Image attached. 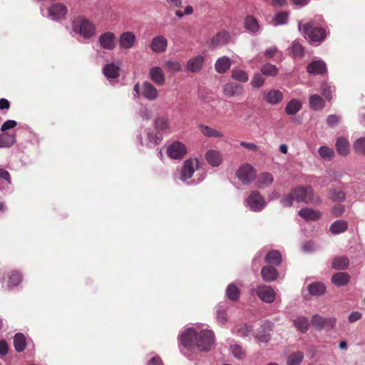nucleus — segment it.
I'll list each match as a JSON object with an SVG mask.
<instances>
[{
    "label": "nucleus",
    "mask_w": 365,
    "mask_h": 365,
    "mask_svg": "<svg viewBox=\"0 0 365 365\" xmlns=\"http://www.w3.org/2000/svg\"><path fill=\"white\" fill-rule=\"evenodd\" d=\"M277 51H278V49H277V46H271L270 48H268L267 49H266V51H264V56L266 58L270 59L276 55Z\"/></svg>",
    "instance_id": "obj_64"
},
{
    "label": "nucleus",
    "mask_w": 365,
    "mask_h": 365,
    "mask_svg": "<svg viewBox=\"0 0 365 365\" xmlns=\"http://www.w3.org/2000/svg\"><path fill=\"white\" fill-rule=\"evenodd\" d=\"M153 126L157 132L155 133L151 130H146L145 142L141 135H138L137 139L140 145H145L148 148H153L159 144L163 140V134L169 131L170 120L165 116L157 117L153 121Z\"/></svg>",
    "instance_id": "obj_2"
},
{
    "label": "nucleus",
    "mask_w": 365,
    "mask_h": 365,
    "mask_svg": "<svg viewBox=\"0 0 365 365\" xmlns=\"http://www.w3.org/2000/svg\"><path fill=\"white\" fill-rule=\"evenodd\" d=\"M288 12L281 11L275 14L273 19V24L274 26L284 25L287 23Z\"/></svg>",
    "instance_id": "obj_54"
},
{
    "label": "nucleus",
    "mask_w": 365,
    "mask_h": 365,
    "mask_svg": "<svg viewBox=\"0 0 365 365\" xmlns=\"http://www.w3.org/2000/svg\"><path fill=\"white\" fill-rule=\"evenodd\" d=\"M264 83V78L260 73H255L251 81V85L255 88H259L262 87Z\"/></svg>",
    "instance_id": "obj_56"
},
{
    "label": "nucleus",
    "mask_w": 365,
    "mask_h": 365,
    "mask_svg": "<svg viewBox=\"0 0 365 365\" xmlns=\"http://www.w3.org/2000/svg\"><path fill=\"white\" fill-rule=\"evenodd\" d=\"M349 264V259L345 256L336 257L332 259V267L336 270L346 269Z\"/></svg>",
    "instance_id": "obj_39"
},
{
    "label": "nucleus",
    "mask_w": 365,
    "mask_h": 365,
    "mask_svg": "<svg viewBox=\"0 0 365 365\" xmlns=\"http://www.w3.org/2000/svg\"><path fill=\"white\" fill-rule=\"evenodd\" d=\"M308 290L312 295H322L325 292L326 287L322 282H313L308 287Z\"/></svg>",
    "instance_id": "obj_44"
},
{
    "label": "nucleus",
    "mask_w": 365,
    "mask_h": 365,
    "mask_svg": "<svg viewBox=\"0 0 365 365\" xmlns=\"http://www.w3.org/2000/svg\"><path fill=\"white\" fill-rule=\"evenodd\" d=\"M272 182L273 177L269 173H262L257 178V186L260 188L269 186Z\"/></svg>",
    "instance_id": "obj_36"
},
{
    "label": "nucleus",
    "mask_w": 365,
    "mask_h": 365,
    "mask_svg": "<svg viewBox=\"0 0 365 365\" xmlns=\"http://www.w3.org/2000/svg\"><path fill=\"white\" fill-rule=\"evenodd\" d=\"M200 130L201 133L207 138H221L224 136L223 133L219 130L213 129L207 125H200Z\"/></svg>",
    "instance_id": "obj_38"
},
{
    "label": "nucleus",
    "mask_w": 365,
    "mask_h": 365,
    "mask_svg": "<svg viewBox=\"0 0 365 365\" xmlns=\"http://www.w3.org/2000/svg\"><path fill=\"white\" fill-rule=\"evenodd\" d=\"M236 175L243 184H250L256 176L255 168L248 163L242 165L236 171Z\"/></svg>",
    "instance_id": "obj_10"
},
{
    "label": "nucleus",
    "mask_w": 365,
    "mask_h": 365,
    "mask_svg": "<svg viewBox=\"0 0 365 365\" xmlns=\"http://www.w3.org/2000/svg\"><path fill=\"white\" fill-rule=\"evenodd\" d=\"M309 106L314 110H322L324 107V101L319 95L313 94L309 97Z\"/></svg>",
    "instance_id": "obj_42"
},
{
    "label": "nucleus",
    "mask_w": 365,
    "mask_h": 365,
    "mask_svg": "<svg viewBox=\"0 0 365 365\" xmlns=\"http://www.w3.org/2000/svg\"><path fill=\"white\" fill-rule=\"evenodd\" d=\"M168 156L173 160H181L187 153V148L182 143L175 141L166 150Z\"/></svg>",
    "instance_id": "obj_11"
},
{
    "label": "nucleus",
    "mask_w": 365,
    "mask_h": 365,
    "mask_svg": "<svg viewBox=\"0 0 365 365\" xmlns=\"http://www.w3.org/2000/svg\"><path fill=\"white\" fill-rule=\"evenodd\" d=\"M231 66V60L227 56L219 58L215 64V71L218 73H224L230 69Z\"/></svg>",
    "instance_id": "obj_31"
},
{
    "label": "nucleus",
    "mask_w": 365,
    "mask_h": 365,
    "mask_svg": "<svg viewBox=\"0 0 365 365\" xmlns=\"http://www.w3.org/2000/svg\"><path fill=\"white\" fill-rule=\"evenodd\" d=\"M167 47L168 40L163 36L158 35L155 36L150 41V48L154 53H163L166 51Z\"/></svg>",
    "instance_id": "obj_17"
},
{
    "label": "nucleus",
    "mask_w": 365,
    "mask_h": 365,
    "mask_svg": "<svg viewBox=\"0 0 365 365\" xmlns=\"http://www.w3.org/2000/svg\"><path fill=\"white\" fill-rule=\"evenodd\" d=\"M336 149L339 155L346 156L349 153V143L344 137H339L336 142Z\"/></svg>",
    "instance_id": "obj_32"
},
{
    "label": "nucleus",
    "mask_w": 365,
    "mask_h": 365,
    "mask_svg": "<svg viewBox=\"0 0 365 365\" xmlns=\"http://www.w3.org/2000/svg\"><path fill=\"white\" fill-rule=\"evenodd\" d=\"M16 143L15 134L3 133L0 134V148H9Z\"/></svg>",
    "instance_id": "obj_30"
},
{
    "label": "nucleus",
    "mask_w": 365,
    "mask_h": 365,
    "mask_svg": "<svg viewBox=\"0 0 365 365\" xmlns=\"http://www.w3.org/2000/svg\"><path fill=\"white\" fill-rule=\"evenodd\" d=\"M245 28L252 34H257L261 31L258 21L252 16H247L245 18Z\"/></svg>",
    "instance_id": "obj_26"
},
{
    "label": "nucleus",
    "mask_w": 365,
    "mask_h": 365,
    "mask_svg": "<svg viewBox=\"0 0 365 365\" xmlns=\"http://www.w3.org/2000/svg\"><path fill=\"white\" fill-rule=\"evenodd\" d=\"M228 306L226 302L218 304L215 307L216 319L219 324H225L227 321V310Z\"/></svg>",
    "instance_id": "obj_28"
},
{
    "label": "nucleus",
    "mask_w": 365,
    "mask_h": 365,
    "mask_svg": "<svg viewBox=\"0 0 365 365\" xmlns=\"http://www.w3.org/2000/svg\"><path fill=\"white\" fill-rule=\"evenodd\" d=\"M204 63V57L197 56L190 59L186 65L187 69L191 73H197L201 70Z\"/></svg>",
    "instance_id": "obj_25"
},
{
    "label": "nucleus",
    "mask_w": 365,
    "mask_h": 365,
    "mask_svg": "<svg viewBox=\"0 0 365 365\" xmlns=\"http://www.w3.org/2000/svg\"><path fill=\"white\" fill-rule=\"evenodd\" d=\"M318 153L321 158L324 160H330L334 158V153L333 150L327 146H321L318 150Z\"/></svg>",
    "instance_id": "obj_53"
},
{
    "label": "nucleus",
    "mask_w": 365,
    "mask_h": 365,
    "mask_svg": "<svg viewBox=\"0 0 365 365\" xmlns=\"http://www.w3.org/2000/svg\"><path fill=\"white\" fill-rule=\"evenodd\" d=\"M262 100L269 105L274 106L283 100V93L277 89H267L262 93Z\"/></svg>",
    "instance_id": "obj_13"
},
{
    "label": "nucleus",
    "mask_w": 365,
    "mask_h": 365,
    "mask_svg": "<svg viewBox=\"0 0 365 365\" xmlns=\"http://www.w3.org/2000/svg\"><path fill=\"white\" fill-rule=\"evenodd\" d=\"M307 71L311 74H323L327 72V65L322 60H314L308 64Z\"/></svg>",
    "instance_id": "obj_22"
},
{
    "label": "nucleus",
    "mask_w": 365,
    "mask_h": 365,
    "mask_svg": "<svg viewBox=\"0 0 365 365\" xmlns=\"http://www.w3.org/2000/svg\"><path fill=\"white\" fill-rule=\"evenodd\" d=\"M226 297L231 301L236 302L239 299L240 292L234 284H230L226 289Z\"/></svg>",
    "instance_id": "obj_43"
},
{
    "label": "nucleus",
    "mask_w": 365,
    "mask_h": 365,
    "mask_svg": "<svg viewBox=\"0 0 365 365\" xmlns=\"http://www.w3.org/2000/svg\"><path fill=\"white\" fill-rule=\"evenodd\" d=\"M232 78L237 81L246 83L249 80L248 73L242 69H233L231 73Z\"/></svg>",
    "instance_id": "obj_47"
},
{
    "label": "nucleus",
    "mask_w": 365,
    "mask_h": 365,
    "mask_svg": "<svg viewBox=\"0 0 365 365\" xmlns=\"http://www.w3.org/2000/svg\"><path fill=\"white\" fill-rule=\"evenodd\" d=\"M245 92L242 85L237 82H228L223 86L222 93L226 97H237Z\"/></svg>",
    "instance_id": "obj_15"
},
{
    "label": "nucleus",
    "mask_w": 365,
    "mask_h": 365,
    "mask_svg": "<svg viewBox=\"0 0 365 365\" xmlns=\"http://www.w3.org/2000/svg\"><path fill=\"white\" fill-rule=\"evenodd\" d=\"M136 37L131 31L123 32L119 37V46L121 49L128 50L133 47Z\"/></svg>",
    "instance_id": "obj_18"
},
{
    "label": "nucleus",
    "mask_w": 365,
    "mask_h": 365,
    "mask_svg": "<svg viewBox=\"0 0 365 365\" xmlns=\"http://www.w3.org/2000/svg\"><path fill=\"white\" fill-rule=\"evenodd\" d=\"M339 120L340 117L339 115H329L327 118V123L329 127L334 128L339 123Z\"/></svg>",
    "instance_id": "obj_61"
},
{
    "label": "nucleus",
    "mask_w": 365,
    "mask_h": 365,
    "mask_svg": "<svg viewBox=\"0 0 365 365\" xmlns=\"http://www.w3.org/2000/svg\"><path fill=\"white\" fill-rule=\"evenodd\" d=\"M72 33L78 34L85 39H89L96 34L95 24L83 18H78L72 22Z\"/></svg>",
    "instance_id": "obj_5"
},
{
    "label": "nucleus",
    "mask_w": 365,
    "mask_h": 365,
    "mask_svg": "<svg viewBox=\"0 0 365 365\" xmlns=\"http://www.w3.org/2000/svg\"><path fill=\"white\" fill-rule=\"evenodd\" d=\"M311 323L315 329L322 331L324 329H331L336 324L335 317L324 318L319 314H314L311 318Z\"/></svg>",
    "instance_id": "obj_9"
},
{
    "label": "nucleus",
    "mask_w": 365,
    "mask_h": 365,
    "mask_svg": "<svg viewBox=\"0 0 365 365\" xmlns=\"http://www.w3.org/2000/svg\"><path fill=\"white\" fill-rule=\"evenodd\" d=\"M350 277L346 272H337L331 277V282L338 287L344 286L349 282Z\"/></svg>",
    "instance_id": "obj_35"
},
{
    "label": "nucleus",
    "mask_w": 365,
    "mask_h": 365,
    "mask_svg": "<svg viewBox=\"0 0 365 365\" xmlns=\"http://www.w3.org/2000/svg\"><path fill=\"white\" fill-rule=\"evenodd\" d=\"M180 341L185 348H197L201 351H208L215 343L214 333L207 328L190 327L182 332Z\"/></svg>",
    "instance_id": "obj_1"
},
{
    "label": "nucleus",
    "mask_w": 365,
    "mask_h": 365,
    "mask_svg": "<svg viewBox=\"0 0 365 365\" xmlns=\"http://www.w3.org/2000/svg\"><path fill=\"white\" fill-rule=\"evenodd\" d=\"M138 116L143 120H148L150 118L151 113L147 107L142 106L139 109Z\"/></svg>",
    "instance_id": "obj_59"
},
{
    "label": "nucleus",
    "mask_w": 365,
    "mask_h": 365,
    "mask_svg": "<svg viewBox=\"0 0 365 365\" xmlns=\"http://www.w3.org/2000/svg\"><path fill=\"white\" fill-rule=\"evenodd\" d=\"M292 195L297 202L319 204L321 199L315 196L311 186H298L292 189Z\"/></svg>",
    "instance_id": "obj_6"
},
{
    "label": "nucleus",
    "mask_w": 365,
    "mask_h": 365,
    "mask_svg": "<svg viewBox=\"0 0 365 365\" xmlns=\"http://www.w3.org/2000/svg\"><path fill=\"white\" fill-rule=\"evenodd\" d=\"M261 276L264 282H271L275 281L278 278L279 273L274 267L272 265H267L262 268Z\"/></svg>",
    "instance_id": "obj_23"
},
{
    "label": "nucleus",
    "mask_w": 365,
    "mask_h": 365,
    "mask_svg": "<svg viewBox=\"0 0 365 365\" xmlns=\"http://www.w3.org/2000/svg\"><path fill=\"white\" fill-rule=\"evenodd\" d=\"M233 332L241 337L245 338L251 335L252 332V328L247 324H242L235 327Z\"/></svg>",
    "instance_id": "obj_46"
},
{
    "label": "nucleus",
    "mask_w": 365,
    "mask_h": 365,
    "mask_svg": "<svg viewBox=\"0 0 365 365\" xmlns=\"http://www.w3.org/2000/svg\"><path fill=\"white\" fill-rule=\"evenodd\" d=\"M250 294L257 295L264 303L272 304L276 299L277 292L271 286L259 284L250 289Z\"/></svg>",
    "instance_id": "obj_7"
},
{
    "label": "nucleus",
    "mask_w": 365,
    "mask_h": 365,
    "mask_svg": "<svg viewBox=\"0 0 365 365\" xmlns=\"http://www.w3.org/2000/svg\"><path fill=\"white\" fill-rule=\"evenodd\" d=\"M289 53L294 58H302L304 56V48L299 42L294 41L289 48Z\"/></svg>",
    "instance_id": "obj_49"
},
{
    "label": "nucleus",
    "mask_w": 365,
    "mask_h": 365,
    "mask_svg": "<svg viewBox=\"0 0 365 365\" xmlns=\"http://www.w3.org/2000/svg\"><path fill=\"white\" fill-rule=\"evenodd\" d=\"M348 229V223L344 220H338L331 223L329 227L330 232L334 235L344 232Z\"/></svg>",
    "instance_id": "obj_34"
},
{
    "label": "nucleus",
    "mask_w": 365,
    "mask_h": 365,
    "mask_svg": "<svg viewBox=\"0 0 365 365\" xmlns=\"http://www.w3.org/2000/svg\"><path fill=\"white\" fill-rule=\"evenodd\" d=\"M66 7L62 4H55L47 11V17L53 21L63 19L67 14Z\"/></svg>",
    "instance_id": "obj_16"
},
{
    "label": "nucleus",
    "mask_w": 365,
    "mask_h": 365,
    "mask_svg": "<svg viewBox=\"0 0 365 365\" xmlns=\"http://www.w3.org/2000/svg\"><path fill=\"white\" fill-rule=\"evenodd\" d=\"M164 65L165 69L170 73H178L182 70V66L178 61H165Z\"/></svg>",
    "instance_id": "obj_50"
},
{
    "label": "nucleus",
    "mask_w": 365,
    "mask_h": 365,
    "mask_svg": "<svg viewBox=\"0 0 365 365\" xmlns=\"http://www.w3.org/2000/svg\"><path fill=\"white\" fill-rule=\"evenodd\" d=\"M345 193L341 190L334 189L331 192V199L335 202H343L345 200Z\"/></svg>",
    "instance_id": "obj_55"
},
{
    "label": "nucleus",
    "mask_w": 365,
    "mask_h": 365,
    "mask_svg": "<svg viewBox=\"0 0 365 365\" xmlns=\"http://www.w3.org/2000/svg\"><path fill=\"white\" fill-rule=\"evenodd\" d=\"M264 261L269 265L278 266L282 262V255L278 250H271L266 254Z\"/></svg>",
    "instance_id": "obj_29"
},
{
    "label": "nucleus",
    "mask_w": 365,
    "mask_h": 365,
    "mask_svg": "<svg viewBox=\"0 0 365 365\" xmlns=\"http://www.w3.org/2000/svg\"><path fill=\"white\" fill-rule=\"evenodd\" d=\"M14 346L17 352H21L26 347V338L21 333H18L14 339Z\"/></svg>",
    "instance_id": "obj_45"
},
{
    "label": "nucleus",
    "mask_w": 365,
    "mask_h": 365,
    "mask_svg": "<svg viewBox=\"0 0 365 365\" xmlns=\"http://www.w3.org/2000/svg\"><path fill=\"white\" fill-rule=\"evenodd\" d=\"M141 95L149 101H154L158 98L159 92L151 83L145 81L141 87Z\"/></svg>",
    "instance_id": "obj_20"
},
{
    "label": "nucleus",
    "mask_w": 365,
    "mask_h": 365,
    "mask_svg": "<svg viewBox=\"0 0 365 365\" xmlns=\"http://www.w3.org/2000/svg\"><path fill=\"white\" fill-rule=\"evenodd\" d=\"M272 326V324L269 322L263 324L262 331H259L256 334V339L262 343H268L271 339L269 331L271 330Z\"/></svg>",
    "instance_id": "obj_33"
},
{
    "label": "nucleus",
    "mask_w": 365,
    "mask_h": 365,
    "mask_svg": "<svg viewBox=\"0 0 365 365\" xmlns=\"http://www.w3.org/2000/svg\"><path fill=\"white\" fill-rule=\"evenodd\" d=\"M230 349H231L232 355L235 358H237L238 359H241L243 358L245 352L244 349L242 348V346H240L238 344H234L230 346Z\"/></svg>",
    "instance_id": "obj_57"
},
{
    "label": "nucleus",
    "mask_w": 365,
    "mask_h": 365,
    "mask_svg": "<svg viewBox=\"0 0 365 365\" xmlns=\"http://www.w3.org/2000/svg\"><path fill=\"white\" fill-rule=\"evenodd\" d=\"M303 358V352H294L287 357V365H299L302 361Z\"/></svg>",
    "instance_id": "obj_48"
},
{
    "label": "nucleus",
    "mask_w": 365,
    "mask_h": 365,
    "mask_svg": "<svg viewBox=\"0 0 365 365\" xmlns=\"http://www.w3.org/2000/svg\"><path fill=\"white\" fill-rule=\"evenodd\" d=\"M17 125V122L14 120H9L4 122L1 126V131L5 132L9 129H11L16 127Z\"/></svg>",
    "instance_id": "obj_62"
},
{
    "label": "nucleus",
    "mask_w": 365,
    "mask_h": 365,
    "mask_svg": "<svg viewBox=\"0 0 365 365\" xmlns=\"http://www.w3.org/2000/svg\"><path fill=\"white\" fill-rule=\"evenodd\" d=\"M98 41L102 48L108 51L113 50L116 46L115 35L110 31L101 34L98 37Z\"/></svg>",
    "instance_id": "obj_14"
},
{
    "label": "nucleus",
    "mask_w": 365,
    "mask_h": 365,
    "mask_svg": "<svg viewBox=\"0 0 365 365\" xmlns=\"http://www.w3.org/2000/svg\"><path fill=\"white\" fill-rule=\"evenodd\" d=\"M121 65V61L117 60L115 62L107 63L103 66V73L110 83L114 82V80L120 76Z\"/></svg>",
    "instance_id": "obj_12"
},
{
    "label": "nucleus",
    "mask_w": 365,
    "mask_h": 365,
    "mask_svg": "<svg viewBox=\"0 0 365 365\" xmlns=\"http://www.w3.org/2000/svg\"><path fill=\"white\" fill-rule=\"evenodd\" d=\"M6 277L8 279L7 287L9 289H12L16 287L21 282L23 279L21 273L16 270H11L6 272L2 277L1 280L3 282L6 280Z\"/></svg>",
    "instance_id": "obj_19"
},
{
    "label": "nucleus",
    "mask_w": 365,
    "mask_h": 365,
    "mask_svg": "<svg viewBox=\"0 0 365 365\" xmlns=\"http://www.w3.org/2000/svg\"><path fill=\"white\" fill-rule=\"evenodd\" d=\"M200 166L199 160L197 158H190L186 160L182 165L180 174V180L187 185H197L201 182L206 176L205 172H197L194 178L190 180L195 172L198 170Z\"/></svg>",
    "instance_id": "obj_3"
},
{
    "label": "nucleus",
    "mask_w": 365,
    "mask_h": 365,
    "mask_svg": "<svg viewBox=\"0 0 365 365\" xmlns=\"http://www.w3.org/2000/svg\"><path fill=\"white\" fill-rule=\"evenodd\" d=\"M302 108V103L298 99H292L285 107V112L288 115H295Z\"/></svg>",
    "instance_id": "obj_41"
},
{
    "label": "nucleus",
    "mask_w": 365,
    "mask_h": 365,
    "mask_svg": "<svg viewBox=\"0 0 365 365\" xmlns=\"http://www.w3.org/2000/svg\"><path fill=\"white\" fill-rule=\"evenodd\" d=\"M261 72L265 76H274L278 73V68L271 63H265L262 66Z\"/></svg>",
    "instance_id": "obj_52"
},
{
    "label": "nucleus",
    "mask_w": 365,
    "mask_h": 365,
    "mask_svg": "<svg viewBox=\"0 0 365 365\" xmlns=\"http://www.w3.org/2000/svg\"><path fill=\"white\" fill-rule=\"evenodd\" d=\"M362 317V314L359 312H353L348 317V321L349 323H354L360 320Z\"/></svg>",
    "instance_id": "obj_63"
},
{
    "label": "nucleus",
    "mask_w": 365,
    "mask_h": 365,
    "mask_svg": "<svg viewBox=\"0 0 365 365\" xmlns=\"http://www.w3.org/2000/svg\"><path fill=\"white\" fill-rule=\"evenodd\" d=\"M298 29L302 31L305 37L309 39L312 43H318L322 42L327 37L326 30L321 26H317L314 21L302 25V22L298 23Z\"/></svg>",
    "instance_id": "obj_4"
},
{
    "label": "nucleus",
    "mask_w": 365,
    "mask_h": 365,
    "mask_svg": "<svg viewBox=\"0 0 365 365\" xmlns=\"http://www.w3.org/2000/svg\"><path fill=\"white\" fill-rule=\"evenodd\" d=\"M295 327L302 333H306L309 328V322L307 317L303 316L297 317L293 321Z\"/></svg>",
    "instance_id": "obj_40"
},
{
    "label": "nucleus",
    "mask_w": 365,
    "mask_h": 365,
    "mask_svg": "<svg viewBox=\"0 0 365 365\" xmlns=\"http://www.w3.org/2000/svg\"><path fill=\"white\" fill-rule=\"evenodd\" d=\"M298 214L306 221H314L321 217L320 212L312 208H302L299 210Z\"/></svg>",
    "instance_id": "obj_27"
},
{
    "label": "nucleus",
    "mask_w": 365,
    "mask_h": 365,
    "mask_svg": "<svg viewBox=\"0 0 365 365\" xmlns=\"http://www.w3.org/2000/svg\"><path fill=\"white\" fill-rule=\"evenodd\" d=\"M230 39V34L226 31H222L218 32L215 36L212 38V45L214 46H217L219 45H223L227 43Z\"/></svg>",
    "instance_id": "obj_37"
},
{
    "label": "nucleus",
    "mask_w": 365,
    "mask_h": 365,
    "mask_svg": "<svg viewBox=\"0 0 365 365\" xmlns=\"http://www.w3.org/2000/svg\"><path fill=\"white\" fill-rule=\"evenodd\" d=\"M207 162L212 167H218L222 161L221 153L215 150H209L205 153Z\"/></svg>",
    "instance_id": "obj_24"
},
{
    "label": "nucleus",
    "mask_w": 365,
    "mask_h": 365,
    "mask_svg": "<svg viewBox=\"0 0 365 365\" xmlns=\"http://www.w3.org/2000/svg\"><path fill=\"white\" fill-rule=\"evenodd\" d=\"M294 200V195H292V190L290 193L283 196L280 200V203L283 207H291Z\"/></svg>",
    "instance_id": "obj_58"
},
{
    "label": "nucleus",
    "mask_w": 365,
    "mask_h": 365,
    "mask_svg": "<svg viewBox=\"0 0 365 365\" xmlns=\"http://www.w3.org/2000/svg\"><path fill=\"white\" fill-rule=\"evenodd\" d=\"M354 152L359 155H365V137L356 139L353 144Z\"/></svg>",
    "instance_id": "obj_51"
},
{
    "label": "nucleus",
    "mask_w": 365,
    "mask_h": 365,
    "mask_svg": "<svg viewBox=\"0 0 365 365\" xmlns=\"http://www.w3.org/2000/svg\"><path fill=\"white\" fill-rule=\"evenodd\" d=\"M333 91L334 88L328 83H323L322 85V93L326 98L329 99Z\"/></svg>",
    "instance_id": "obj_60"
},
{
    "label": "nucleus",
    "mask_w": 365,
    "mask_h": 365,
    "mask_svg": "<svg viewBox=\"0 0 365 365\" xmlns=\"http://www.w3.org/2000/svg\"><path fill=\"white\" fill-rule=\"evenodd\" d=\"M245 205L253 212L262 211L267 205L264 198L257 191H252L246 198Z\"/></svg>",
    "instance_id": "obj_8"
},
{
    "label": "nucleus",
    "mask_w": 365,
    "mask_h": 365,
    "mask_svg": "<svg viewBox=\"0 0 365 365\" xmlns=\"http://www.w3.org/2000/svg\"><path fill=\"white\" fill-rule=\"evenodd\" d=\"M148 76L150 80L158 86H163L165 83V73L159 66L151 67Z\"/></svg>",
    "instance_id": "obj_21"
}]
</instances>
